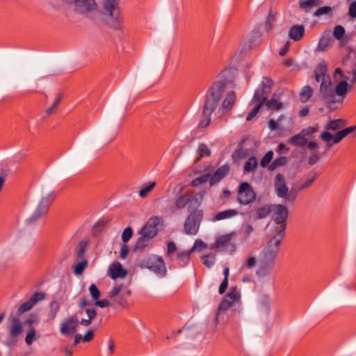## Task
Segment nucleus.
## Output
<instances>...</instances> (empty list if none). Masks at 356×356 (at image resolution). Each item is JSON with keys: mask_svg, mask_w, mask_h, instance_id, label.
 <instances>
[{"mask_svg": "<svg viewBox=\"0 0 356 356\" xmlns=\"http://www.w3.org/2000/svg\"><path fill=\"white\" fill-rule=\"evenodd\" d=\"M319 159L320 157L317 152H313L309 159V164L311 165H314L319 160Z\"/></svg>", "mask_w": 356, "mask_h": 356, "instance_id": "nucleus-60", "label": "nucleus"}, {"mask_svg": "<svg viewBox=\"0 0 356 356\" xmlns=\"http://www.w3.org/2000/svg\"><path fill=\"white\" fill-rule=\"evenodd\" d=\"M261 108V103L255 104V106H254L252 110L248 115L246 120L248 121L252 120L257 115V114L259 113Z\"/></svg>", "mask_w": 356, "mask_h": 356, "instance_id": "nucleus-55", "label": "nucleus"}, {"mask_svg": "<svg viewBox=\"0 0 356 356\" xmlns=\"http://www.w3.org/2000/svg\"><path fill=\"white\" fill-rule=\"evenodd\" d=\"M129 253V247L126 244H123L120 248V257L124 259L127 257Z\"/></svg>", "mask_w": 356, "mask_h": 356, "instance_id": "nucleus-62", "label": "nucleus"}, {"mask_svg": "<svg viewBox=\"0 0 356 356\" xmlns=\"http://www.w3.org/2000/svg\"><path fill=\"white\" fill-rule=\"evenodd\" d=\"M332 42L333 40L330 32H325L323 33L319 40L317 49L320 51H324L331 45Z\"/></svg>", "mask_w": 356, "mask_h": 356, "instance_id": "nucleus-29", "label": "nucleus"}, {"mask_svg": "<svg viewBox=\"0 0 356 356\" xmlns=\"http://www.w3.org/2000/svg\"><path fill=\"white\" fill-rule=\"evenodd\" d=\"M285 104L277 95H273L272 98L266 102V106L270 111H279L284 108Z\"/></svg>", "mask_w": 356, "mask_h": 356, "instance_id": "nucleus-24", "label": "nucleus"}, {"mask_svg": "<svg viewBox=\"0 0 356 356\" xmlns=\"http://www.w3.org/2000/svg\"><path fill=\"white\" fill-rule=\"evenodd\" d=\"M156 182L152 181L150 182L147 186H145L143 188H141V190L139 191L138 195L142 198H145L148 196V195L152 191V190L156 186Z\"/></svg>", "mask_w": 356, "mask_h": 356, "instance_id": "nucleus-38", "label": "nucleus"}, {"mask_svg": "<svg viewBox=\"0 0 356 356\" xmlns=\"http://www.w3.org/2000/svg\"><path fill=\"white\" fill-rule=\"evenodd\" d=\"M207 248V245L204 242H203L200 239H197L194 243L193 246L191 249V252H195V251L200 252L203 249H206Z\"/></svg>", "mask_w": 356, "mask_h": 356, "instance_id": "nucleus-50", "label": "nucleus"}, {"mask_svg": "<svg viewBox=\"0 0 356 356\" xmlns=\"http://www.w3.org/2000/svg\"><path fill=\"white\" fill-rule=\"evenodd\" d=\"M203 216L204 212L202 209L191 211L184 222V233L188 235H195L198 232Z\"/></svg>", "mask_w": 356, "mask_h": 356, "instance_id": "nucleus-9", "label": "nucleus"}, {"mask_svg": "<svg viewBox=\"0 0 356 356\" xmlns=\"http://www.w3.org/2000/svg\"><path fill=\"white\" fill-rule=\"evenodd\" d=\"M37 338L36 330L33 327H29L26 332L25 337V342L28 346L33 343L34 340Z\"/></svg>", "mask_w": 356, "mask_h": 356, "instance_id": "nucleus-39", "label": "nucleus"}, {"mask_svg": "<svg viewBox=\"0 0 356 356\" xmlns=\"http://www.w3.org/2000/svg\"><path fill=\"white\" fill-rule=\"evenodd\" d=\"M60 100L61 95H58L52 106L46 110V113L48 115L51 114L54 112V109L57 107L58 104L60 103Z\"/></svg>", "mask_w": 356, "mask_h": 356, "instance_id": "nucleus-56", "label": "nucleus"}, {"mask_svg": "<svg viewBox=\"0 0 356 356\" xmlns=\"http://www.w3.org/2000/svg\"><path fill=\"white\" fill-rule=\"evenodd\" d=\"M275 188L277 196L285 197L286 202H293L296 199V195L292 193H289L284 177L281 174H277L275 177Z\"/></svg>", "mask_w": 356, "mask_h": 356, "instance_id": "nucleus-12", "label": "nucleus"}, {"mask_svg": "<svg viewBox=\"0 0 356 356\" xmlns=\"http://www.w3.org/2000/svg\"><path fill=\"white\" fill-rule=\"evenodd\" d=\"M241 293L236 287H232L229 293L225 296L218 307V312L226 311L231 307L240 302Z\"/></svg>", "mask_w": 356, "mask_h": 356, "instance_id": "nucleus-13", "label": "nucleus"}, {"mask_svg": "<svg viewBox=\"0 0 356 356\" xmlns=\"http://www.w3.org/2000/svg\"><path fill=\"white\" fill-rule=\"evenodd\" d=\"M197 152H198L199 156L196 159V160H195L196 162L200 161L202 157L205 156H210V154H211V151L209 149V147L205 144H203V143H202L199 145Z\"/></svg>", "mask_w": 356, "mask_h": 356, "instance_id": "nucleus-42", "label": "nucleus"}, {"mask_svg": "<svg viewBox=\"0 0 356 356\" xmlns=\"http://www.w3.org/2000/svg\"><path fill=\"white\" fill-rule=\"evenodd\" d=\"M88 265L87 259H76V264L74 266V273L76 275H81Z\"/></svg>", "mask_w": 356, "mask_h": 356, "instance_id": "nucleus-32", "label": "nucleus"}, {"mask_svg": "<svg viewBox=\"0 0 356 356\" xmlns=\"http://www.w3.org/2000/svg\"><path fill=\"white\" fill-rule=\"evenodd\" d=\"M275 13L273 11L270 10L266 18L265 23V30L266 31H270L273 29V24L275 22Z\"/></svg>", "mask_w": 356, "mask_h": 356, "instance_id": "nucleus-41", "label": "nucleus"}, {"mask_svg": "<svg viewBox=\"0 0 356 356\" xmlns=\"http://www.w3.org/2000/svg\"><path fill=\"white\" fill-rule=\"evenodd\" d=\"M120 0H103L102 13L105 23L115 30H120L123 17L120 6Z\"/></svg>", "mask_w": 356, "mask_h": 356, "instance_id": "nucleus-5", "label": "nucleus"}, {"mask_svg": "<svg viewBox=\"0 0 356 356\" xmlns=\"http://www.w3.org/2000/svg\"><path fill=\"white\" fill-rule=\"evenodd\" d=\"M313 95V89L309 86H304L300 92V100L302 103H306L309 101Z\"/></svg>", "mask_w": 356, "mask_h": 356, "instance_id": "nucleus-33", "label": "nucleus"}, {"mask_svg": "<svg viewBox=\"0 0 356 356\" xmlns=\"http://www.w3.org/2000/svg\"><path fill=\"white\" fill-rule=\"evenodd\" d=\"M327 65L325 60H321L314 70L315 79L321 82L319 93L324 99L327 107L332 108L337 102L332 87L331 80L327 74Z\"/></svg>", "mask_w": 356, "mask_h": 356, "instance_id": "nucleus-3", "label": "nucleus"}, {"mask_svg": "<svg viewBox=\"0 0 356 356\" xmlns=\"http://www.w3.org/2000/svg\"><path fill=\"white\" fill-rule=\"evenodd\" d=\"M305 29L302 25H294L290 29L289 35L294 41H298L303 37Z\"/></svg>", "mask_w": 356, "mask_h": 356, "instance_id": "nucleus-28", "label": "nucleus"}, {"mask_svg": "<svg viewBox=\"0 0 356 356\" xmlns=\"http://www.w3.org/2000/svg\"><path fill=\"white\" fill-rule=\"evenodd\" d=\"M273 205L264 204L259 207L255 211L254 219H263L269 216L272 211Z\"/></svg>", "mask_w": 356, "mask_h": 356, "instance_id": "nucleus-30", "label": "nucleus"}, {"mask_svg": "<svg viewBox=\"0 0 356 356\" xmlns=\"http://www.w3.org/2000/svg\"><path fill=\"white\" fill-rule=\"evenodd\" d=\"M228 286V280H223L219 287V293L222 294L225 292Z\"/></svg>", "mask_w": 356, "mask_h": 356, "instance_id": "nucleus-63", "label": "nucleus"}, {"mask_svg": "<svg viewBox=\"0 0 356 356\" xmlns=\"http://www.w3.org/2000/svg\"><path fill=\"white\" fill-rule=\"evenodd\" d=\"M62 6L76 15L90 16L98 11L95 0H58Z\"/></svg>", "mask_w": 356, "mask_h": 356, "instance_id": "nucleus-7", "label": "nucleus"}, {"mask_svg": "<svg viewBox=\"0 0 356 356\" xmlns=\"http://www.w3.org/2000/svg\"><path fill=\"white\" fill-rule=\"evenodd\" d=\"M55 196L56 195L54 193H49L43 196L39 202L34 212L27 219V221L29 223H32L44 216L48 212L49 206L54 201Z\"/></svg>", "mask_w": 356, "mask_h": 356, "instance_id": "nucleus-10", "label": "nucleus"}, {"mask_svg": "<svg viewBox=\"0 0 356 356\" xmlns=\"http://www.w3.org/2000/svg\"><path fill=\"white\" fill-rule=\"evenodd\" d=\"M348 15L353 19L356 18V1H353L350 4L348 8Z\"/></svg>", "mask_w": 356, "mask_h": 356, "instance_id": "nucleus-57", "label": "nucleus"}, {"mask_svg": "<svg viewBox=\"0 0 356 356\" xmlns=\"http://www.w3.org/2000/svg\"><path fill=\"white\" fill-rule=\"evenodd\" d=\"M87 243L85 241H81L77 247L76 259H86L84 257Z\"/></svg>", "mask_w": 356, "mask_h": 356, "instance_id": "nucleus-45", "label": "nucleus"}, {"mask_svg": "<svg viewBox=\"0 0 356 356\" xmlns=\"http://www.w3.org/2000/svg\"><path fill=\"white\" fill-rule=\"evenodd\" d=\"M86 312L88 316V319H82L81 321V324L84 326H88L90 324L91 320L93 319L96 316L97 312L95 311V309H87Z\"/></svg>", "mask_w": 356, "mask_h": 356, "instance_id": "nucleus-44", "label": "nucleus"}, {"mask_svg": "<svg viewBox=\"0 0 356 356\" xmlns=\"http://www.w3.org/2000/svg\"><path fill=\"white\" fill-rule=\"evenodd\" d=\"M345 33L344 28L341 25H337L334 27L333 35L337 40H341Z\"/></svg>", "mask_w": 356, "mask_h": 356, "instance_id": "nucleus-53", "label": "nucleus"}, {"mask_svg": "<svg viewBox=\"0 0 356 356\" xmlns=\"http://www.w3.org/2000/svg\"><path fill=\"white\" fill-rule=\"evenodd\" d=\"M10 325L8 327L9 335L11 338H16L23 332V326L21 321L15 316L9 318Z\"/></svg>", "mask_w": 356, "mask_h": 356, "instance_id": "nucleus-21", "label": "nucleus"}, {"mask_svg": "<svg viewBox=\"0 0 356 356\" xmlns=\"http://www.w3.org/2000/svg\"><path fill=\"white\" fill-rule=\"evenodd\" d=\"M236 234L230 233L219 236L214 244V248L222 251L234 252L236 250L234 238Z\"/></svg>", "mask_w": 356, "mask_h": 356, "instance_id": "nucleus-14", "label": "nucleus"}, {"mask_svg": "<svg viewBox=\"0 0 356 356\" xmlns=\"http://www.w3.org/2000/svg\"><path fill=\"white\" fill-rule=\"evenodd\" d=\"M191 252L190 250L189 251H183L178 253L177 259L179 260L181 266H185L188 263Z\"/></svg>", "mask_w": 356, "mask_h": 356, "instance_id": "nucleus-40", "label": "nucleus"}, {"mask_svg": "<svg viewBox=\"0 0 356 356\" xmlns=\"http://www.w3.org/2000/svg\"><path fill=\"white\" fill-rule=\"evenodd\" d=\"M256 199V193L248 182L240 184L237 192V200L242 205H248L253 203Z\"/></svg>", "mask_w": 356, "mask_h": 356, "instance_id": "nucleus-11", "label": "nucleus"}, {"mask_svg": "<svg viewBox=\"0 0 356 356\" xmlns=\"http://www.w3.org/2000/svg\"><path fill=\"white\" fill-rule=\"evenodd\" d=\"M305 130L302 131L300 134H296L289 139V143L295 146H304L307 143V139L305 134Z\"/></svg>", "mask_w": 356, "mask_h": 356, "instance_id": "nucleus-31", "label": "nucleus"}, {"mask_svg": "<svg viewBox=\"0 0 356 356\" xmlns=\"http://www.w3.org/2000/svg\"><path fill=\"white\" fill-rule=\"evenodd\" d=\"M216 261V254L210 253L202 257V263L208 268H211Z\"/></svg>", "mask_w": 356, "mask_h": 356, "instance_id": "nucleus-43", "label": "nucleus"}, {"mask_svg": "<svg viewBox=\"0 0 356 356\" xmlns=\"http://www.w3.org/2000/svg\"><path fill=\"white\" fill-rule=\"evenodd\" d=\"M190 193V192H187L185 195H181L177 198L175 201V206L177 209H182L188 204L190 201V197H188Z\"/></svg>", "mask_w": 356, "mask_h": 356, "instance_id": "nucleus-35", "label": "nucleus"}, {"mask_svg": "<svg viewBox=\"0 0 356 356\" xmlns=\"http://www.w3.org/2000/svg\"><path fill=\"white\" fill-rule=\"evenodd\" d=\"M286 162H287V159L286 157L282 156V157L277 158L273 161V163H271V165L270 166V168L271 170H275L277 167L283 166V165H286Z\"/></svg>", "mask_w": 356, "mask_h": 356, "instance_id": "nucleus-48", "label": "nucleus"}, {"mask_svg": "<svg viewBox=\"0 0 356 356\" xmlns=\"http://www.w3.org/2000/svg\"><path fill=\"white\" fill-rule=\"evenodd\" d=\"M79 321L76 316H72L65 319L61 324L60 333L64 335L72 334L76 331Z\"/></svg>", "mask_w": 356, "mask_h": 356, "instance_id": "nucleus-19", "label": "nucleus"}, {"mask_svg": "<svg viewBox=\"0 0 356 356\" xmlns=\"http://www.w3.org/2000/svg\"><path fill=\"white\" fill-rule=\"evenodd\" d=\"M257 263H259V259L257 258L256 252L252 251L246 256L241 268L243 270L252 269L257 266Z\"/></svg>", "mask_w": 356, "mask_h": 356, "instance_id": "nucleus-25", "label": "nucleus"}, {"mask_svg": "<svg viewBox=\"0 0 356 356\" xmlns=\"http://www.w3.org/2000/svg\"><path fill=\"white\" fill-rule=\"evenodd\" d=\"M51 307L52 317L54 318L56 316L57 312L59 311L60 305L58 304V302L54 301L51 303Z\"/></svg>", "mask_w": 356, "mask_h": 356, "instance_id": "nucleus-61", "label": "nucleus"}, {"mask_svg": "<svg viewBox=\"0 0 356 356\" xmlns=\"http://www.w3.org/2000/svg\"><path fill=\"white\" fill-rule=\"evenodd\" d=\"M227 83L225 81L215 82L207 95V99L203 106L202 115L211 116L217 107L221 95L225 92Z\"/></svg>", "mask_w": 356, "mask_h": 356, "instance_id": "nucleus-8", "label": "nucleus"}, {"mask_svg": "<svg viewBox=\"0 0 356 356\" xmlns=\"http://www.w3.org/2000/svg\"><path fill=\"white\" fill-rule=\"evenodd\" d=\"M236 101V94L234 91L227 92L225 98L223 99L220 111L222 114L226 113L231 111Z\"/></svg>", "mask_w": 356, "mask_h": 356, "instance_id": "nucleus-22", "label": "nucleus"}, {"mask_svg": "<svg viewBox=\"0 0 356 356\" xmlns=\"http://www.w3.org/2000/svg\"><path fill=\"white\" fill-rule=\"evenodd\" d=\"M133 235V231L131 227H127L124 229L122 234V240L124 243H127L130 240Z\"/></svg>", "mask_w": 356, "mask_h": 356, "instance_id": "nucleus-54", "label": "nucleus"}, {"mask_svg": "<svg viewBox=\"0 0 356 356\" xmlns=\"http://www.w3.org/2000/svg\"><path fill=\"white\" fill-rule=\"evenodd\" d=\"M271 212L273 213L272 220L274 225L270 229L269 236L284 238L286 227V220L289 215L288 209L283 204H273Z\"/></svg>", "mask_w": 356, "mask_h": 356, "instance_id": "nucleus-6", "label": "nucleus"}, {"mask_svg": "<svg viewBox=\"0 0 356 356\" xmlns=\"http://www.w3.org/2000/svg\"><path fill=\"white\" fill-rule=\"evenodd\" d=\"M348 83L346 80L340 81L335 87L334 91L335 95V100L337 102H342L343 99L346 96L348 91Z\"/></svg>", "mask_w": 356, "mask_h": 356, "instance_id": "nucleus-23", "label": "nucleus"}, {"mask_svg": "<svg viewBox=\"0 0 356 356\" xmlns=\"http://www.w3.org/2000/svg\"><path fill=\"white\" fill-rule=\"evenodd\" d=\"M229 170V167L228 165H223L220 167L213 176H210V184L213 185L221 180L228 173Z\"/></svg>", "mask_w": 356, "mask_h": 356, "instance_id": "nucleus-26", "label": "nucleus"}, {"mask_svg": "<svg viewBox=\"0 0 356 356\" xmlns=\"http://www.w3.org/2000/svg\"><path fill=\"white\" fill-rule=\"evenodd\" d=\"M338 75L339 76V77L341 79H343L344 80H349L350 79V76H347L345 74H343L342 70L340 68L335 69L334 72V76L335 78H337Z\"/></svg>", "mask_w": 356, "mask_h": 356, "instance_id": "nucleus-59", "label": "nucleus"}, {"mask_svg": "<svg viewBox=\"0 0 356 356\" xmlns=\"http://www.w3.org/2000/svg\"><path fill=\"white\" fill-rule=\"evenodd\" d=\"M45 298V294L43 292H36L27 302L22 304L17 309L18 315L30 311L33 307L39 301L42 300Z\"/></svg>", "mask_w": 356, "mask_h": 356, "instance_id": "nucleus-18", "label": "nucleus"}, {"mask_svg": "<svg viewBox=\"0 0 356 356\" xmlns=\"http://www.w3.org/2000/svg\"><path fill=\"white\" fill-rule=\"evenodd\" d=\"M131 295V291L123 284L115 283L108 293V299L96 300L95 305L101 308L111 306L115 309L124 308L127 305V298Z\"/></svg>", "mask_w": 356, "mask_h": 356, "instance_id": "nucleus-4", "label": "nucleus"}, {"mask_svg": "<svg viewBox=\"0 0 356 356\" xmlns=\"http://www.w3.org/2000/svg\"><path fill=\"white\" fill-rule=\"evenodd\" d=\"M332 13V8L330 6H323L318 8L314 15L316 17L321 16L323 15H331Z\"/></svg>", "mask_w": 356, "mask_h": 356, "instance_id": "nucleus-49", "label": "nucleus"}, {"mask_svg": "<svg viewBox=\"0 0 356 356\" xmlns=\"http://www.w3.org/2000/svg\"><path fill=\"white\" fill-rule=\"evenodd\" d=\"M161 222V219L157 216L150 218L140 231V234H144L149 238H154L158 234V225Z\"/></svg>", "mask_w": 356, "mask_h": 356, "instance_id": "nucleus-16", "label": "nucleus"}, {"mask_svg": "<svg viewBox=\"0 0 356 356\" xmlns=\"http://www.w3.org/2000/svg\"><path fill=\"white\" fill-rule=\"evenodd\" d=\"M94 337V333L92 330L88 331L85 335L83 337V341H90Z\"/></svg>", "mask_w": 356, "mask_h": 356, "instance_id": "nucleus-64", "label": "nucleus"}, {"mask_svg": "<svg viewBox=\"0 0 356 356\" xmlns=\"http://www.w3.org/2000/svg\"><path fill=\"white\" fill-rule=\"evenodd\" d=\"M89 291L93 300H97L99 298L101 293L95 284L89 286Z\"/></svg>", "mask_w": 356, "mask_h": 356, "instance_id": "nucleus-52", "label": "nucleus"}, {"mask_svg": "<svg viewBox=\"0 0 356 356\" xmlns=\"http://www.w3.org/2000/svg\"><path fill=\"white\" fill-rule=\"evenodd\" d=\"M211 122L210 116H204L199 123V127L201 128H206Z\"/></svg>", "mask_w": 356, "mask_h": 356, "instance_id": "nucleus-58", "label": "nucleus"}, {"mask_svg": "<svg viewBox=\"0 0 356 356\" xmlns=\"http://www.w3.org/2000/svg\"><path fill=\"white\" fill-rule=\"evenodd\" d=\"M204 192H201L193 197L190 198V201L188 202V209H191L192 206L194 207H198L201 204L203 197H204Z\"/></svg>", "mask_w": 356, "mask_h": 356, "instance_id": "nucleus-37", "label": "nucleus"}, {"mask_svg": "<svg viewBox=\"0 0 356 356\" xmlns=\"http://www.w3.org/2000/svg\"><path fill=\"white\" fill-rule=\"evenodd\" d=\"M273 152L272 150L270 151H268L265 155L263 157V159H261V166L263 167V168H265L266 167L269 163L271 161V160L273 159Z\"/></svg>", "mask_w": 356, "mask_h": 356, "instance_id": "nucleus-51", "label": "nucleus"}, {"mask_svg": "<svg viewBox=\"0 0 356 356\" xmlns=\"http://www.w3.org/2000/svg\"><path fill=\"white\" fill-rule=\"evenodd\" d=\"M151 238L145 237L144 234H141V236L138 239L136 243V248L139 250L144 249L147 245L148 242Z\"/></svg>", "mask_w": 356, "mask_h": 356, "instance_id": "nucleus-46", "label": "nucleus"}, {"mask_svg": "<svg viewBox=\"0 0 356 356\" xmlns=\"http://www.w3.org/2000/svg\"><path fill=\"white\" fill-rule=\"evenodd\" d=\"M345 125L346 121L341 118L329 120L325 125L326 131L321 134L320 138L328 147L339 143L348 134L356 131V125L343 129Z\"/></svg>", "mask_w": 356, "mask_h": 356, "instance_id": "nucleus-1", "label": "nucleus"}, {"mask_svg": "<svg viewBox=\"0 0 356 356\" xmlns=\"http://www.w3.org/2000/svg\"><path fill=\"white\" fill-rule=\"evenodd\" d=\"M266 83L263 81L262 87L256 90L253 98L251 101L252 104H260L262 106L267 102L268 95L270 92L273 82L270 79H266Z\"/></svg>", "mask_w": 356, "mask_h": 356, "instance_id": "nucleus-15", "label": "nucleus"}, {"mask_svg": "<svg viewBox=\"0 0 356 356\" xmlns=\"http://www.w3.org/2000/svg\"><path fill=\"white\" fill-rule=\"evenodd\" d=\"M145 265L155 273L163 274L165 272V263L161 257L152 255L145 261Z\"/></svg>", "mask_w": 356, "mask_h": 356, "instance_id": "nucleus-17", "label": "nucleus"}, {"mask_svg": "<svg viewBox=\"0 0 356 356\" xmlns=\"http://www.w3.org/2000/svg\"><path fill=\"white\" fill-rule=\"evenodd\" d=\"M321 4L320 0H300V8L307 11L308 8Z\"/></svg>", "mask_w": 356, "mask_h": 356, "instance_id": "nucleus-36", "label": "nucleus"}, {"mask_svg": "<svg viewBox=\"0 0 356 356\" xmlns=\"http://www.w3.org/2000/svg\"><path fill=\"white\" fill-rule=\"evenodd\" d=\"M127 275V270L123 268L122 264L118 261L111 264L108 269V275L113 280L124 278Z\"/></svg>", "mask_w": 356, "mask_h": 356, "instance_id": "nucleus-20", "label": "nucleus"}, {"mask_svg": "<svg viewBox=\"0 0 356 356\" xmlns=\"http://www.w3.org/2000/svg\"><path fill=\"white\" fill-rule=\"evenodd\" d=\"M238 215V210H236L235 209H230L225 210V211H220V212H218V213H216L213 220V221H219V220H226V219H230V218L236 217Z\"/></svg>", "mask_w": 356, "mask_h": 356, "instance_id": "nucleus-27", "label": "nucleus"}, {"mask_svg": "<svg viewBox=\"0 0 356 356\" xmlns=\"http://www.w3.org/2000/svg\"><path fill=\"white\" fill-rule=\"evenodd\" d=\"M258 165V161L255 156H251L244 165V172H253Z\"/></svg>", "mask_w": 356, "mask_h": 356, "instance_id": "nucleus-34", "label": "nucleus"}, {"mask_svg": "<svg viewBox=\"0 0 356 356\" xmlns=\"http://www.w3.org/2000/svg\"><path fill=\"white\" fill-rule=\"evenodd\" d=\"M210 175L206 174L197 177L191 181L193 186H198L202 184L206 183L209 179L210 180Z\"/></svg>", "mask_w": 356, "mask_h": 356, "instance_id": "nucleus-47", "label": "nucleus"}, {"mask_svg": "<svg viewBox=\"0 0 356 356\" xmlns=\"http://www.w3.org/2000/svg\"><path fill=\"white\" fill-rule=\"evenodd\" d=\"M270 237L259 258L257 275L259 277H265L271 271L280 250L281 241L283 239L274 236H270Z\"/></svg>", "mask_w": 356, "mask_h": 356, "instance_id": "nucleus-2", "label": "nucleus"}]
</instances>
